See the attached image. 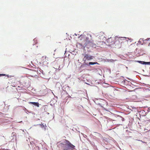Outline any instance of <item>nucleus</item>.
I'll use <instances>...</instances> for the list:
<instances>
[{"mask_svg": "<svg viewBox=\"0 0 150 150\" xmlns=\"http://www.w3.org/2000/svg\"><path fill=\"white\" fill-rule=\"evenodd\" d=\"M40 126H41V127L42 128H43V127H45V126H46L45 125H44V124H40Z\"/></svg>", "mask_w": 150, "mask_h": 150, "instance_id": "11", "label": "nucleus"}, {"mask_svg": "<svg viewBox=\"0 0 150 150\" xmlns=\"http://www.w3.org/2000/svg\"><path fill=\"white\" fill-rule=\"evenodd\" d=\"M89 65H94L96 64H98L97 62H89L88 63Z\"/></svg>", "mask_w": 150, "mask_h": 150, "instance_id": "10", "label": "nucleus"}, {"mask_svg": "<svg viewBox=\"0 0 150 150\" xmlns=\"http://www.w3.org/2000/svg\"><path fill=\"white\" fill-rule=\"evenodd\" d=\"M35 40H36L35 38L33 40H35Z\"/></svg>", "mask_w": 150, "mask_h": 150, "instance_id": "15", "label": "nucleus"}, {"mask_svg": "<svg viewBox=\"0 0 150 150\" xmlns=\"http://www.w3.org/2000/svg\"><path fill=\"white\" fill-rule=\"evenodd\" d=\"M86 43L87 44H90V45H92L93 42V41L92 40H89L88 39V38L87 37L86 38Z\"/></svg>", "mask_w": 150, "mask_h": 150, "instance_id": "5", "label": "nucleus"}, {"mask_svg": "<svg viewBox=\"0 0 150 150\" xmlns=\"http://www.w3.org/2000/svg\"><path fill=\"white\" fill-rule=\"evenodd\" d=\"M29 103L30 104H33L38 107H39V104L38 102H29Z\"/></svg>", "mask_w": 150, "mask_h": 150, "instance_id": "8", "label": "nucleus"}, {"mask_svg": "<svg viewBox=\"0 0 150 150\" xmlns=\"http://www.w3.org/2000/svg\"><path fill=\"white\" fill-rule=\"evenodd\" d=\"M20 86L22 88L23 86L26 88L28 85V82L27 80L25 78H22L19 81Z\"/></svg>", "mask_w": 150, "mask_h": 150, "instance_id": "2", "label": "nucleus"}, {"mask_svg": "<svg viewBox=\"0 0 150 150\" xmlns=\"http://www.w3.org/2000/svg\"><path fill=\"white\" fill-rule=\"evenodd\" d=\"M93 59V57L88 54H85L83 59L84 62H85L86 60H90Z\"/></svg>", "mask_w": 150, "mask_h": 150, "instance_id": "3", "label": "nucleus"}, {"mask_svg": "<svg viewBox=\"0 0 150 150\" xmlns=\"http://www.w3.org/2000/svg\"><path fill=\"white\" fill-rule=\"evenodd\" d=\"M45 59H47L48 60V59H49V58L48 57H47L46 56H45Z\"/></svg>", "mask_w": 150, "mask_h": 150, "instance_id": "13", "label": "nucleus"}, {"mask_svg": "<svg viewBox=\"0 0 150 150\" xmlns=\"http://www.w3.org/2000/svg\"><path fill=\"white\" fill-rule=\"evenodd\" d=\"M139 62L141 63H142L143 64L150 65V62H145L141 61H139Z\"/></svg>", "mask_w": 150, "mask_h": 150, "instance_id": "9", "label": "nucleus"}, {"mask_svg": "<svg viewBox=\"0 0 150 150\" xmlns=\"http://www.w3.org/2000/svg\"><path fill=\"white\" fill-rule=\"evenodd\" d=\"M150 39V38H147L146 40H144V39L141 38L139 40V42H141L142 43V42H143L144 43H145L146 42V41H147L148 40H149Z\"/></svg>", "mask_w": 150, "mask_h": 150, "instance_id": "7", "label": "nucleus"}, {"mask_svg": "<svg viewBox=\"0 0 150 150\" xmlns=\"http://www.w3.org/2000/svg\"><path fill=\"white\" fill-rule=\"evenodd\" d=\"M148 46H150V43H149V45H148Z\"/></svg>", "mask_w": 150, "mask_h": 150, "instance_id": "14", "label": "nucleus"}, {"mask_svg": "<svg viewBox=\"0 0 150 150\" xmlns=\"http://www.w3.org/2000/svg\"><path fill=\"white\" fill-rule=\"evenodd\" d=\"M5 76V74H0V76Z\"/></svg>", "mask_w": 150, "mask_h": 150, "instance_id": "12", "label": "nucleus"}, {"mask_svg": "<svg viewBox=\"0 0 150 150\" xmlns=\"http://www.w3.org/2000/svg\"><path fill=\"white\" fill-rule=\"evenodd\" d=\"M66 141L67 142V144L68 146L71 147V148L72 149H74L75 147V146L73 145L70 142L67 140H66Z\"/></svg>", "mask_w": 150, "mask_h": 150, "instance_id": "6", "label": "nucleus"}, {"mask_svg": "<svg viewBox=\"0 0 150 150\" xmlns=\"http://www.w3.org/2000/svg\"><path fill=\"white\" fill-rule=\"evenodd\" d=\"M107 42L108 43L109 45H111L113 44H115V41H114L113 38H110L107 40Z\"/></svg>", "mask_w": 150, "mask_h": 150, "instance_id": "4", "label": "nucleus"}, {"mask_svg": "<svg viewBox=\"0 0 150 150\" xmlns=\"http://www.w3.org/2000/svg\"><path fill=\"white\" fill-rule=\"evenodd\" d=\"M115 44L119 47H120L124 45L125 43H127L128 41L125 37H116Z\"/></svg>", "mask_w": 150, "mask_h": 150, "instance_id": "1", "label": "nucleus"}]
</instances>
